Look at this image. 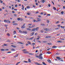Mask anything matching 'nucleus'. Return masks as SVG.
<instances>
[{"mask_svg": "<svg viewBox=\"0 0 65 65\" xmlns=\"http://www.w3.org/2000/svg\"><path fill=\"white\" fill-rule=\"evenodd\" d=\"M18 25V24L16 23H14L13 24V25Z\"/></svg>", "mask_w": 65, "mask_h": 65, "instance_id": "nucleus-20", "label": "nucleus"}, {"mask_svg": "<svg viewBox=\"0 0 65 65\" xmlns=\"http://www.w3.org/2000/svg\"><path fill=\"white\" fill-rule=\"evenodd\" d=\"M17 2H18L19 3V2H20V0H17Z\"/></svg>", "mask_w": 65, "mask_h": 65, "instance_id": "nucleus-54", "label": "nucleus"}, {"mask_svg": "<svg viewBox=\"0 0 65 65\" xmlns=\"http://www.w3.org/2000/svg\"><path fill=\"white\" fill-rule=\"evenodd\" d=\"M17 20H18L20 21L21 20V19L20 18H18Z\"/></svg>", "mask_w": 65, "mask_h": 65, "instance_id": "nucleus-44", "label": "nucleus"}, {"mask_svg": "<svg viewBox=\"0 0 65 65\" xmlns=\"http://www.w3.org/2000/svg\"><path fill=\"white\" fill-rule=\"evenodd\" d=\"M36 28H34L32 29V31H34L35 30Z\"/></svg>", "mask_w": 65, "mask_h": 65, "instance_id": "nucleus-16", "label": "nucleus"}, {"mask_svg": "<svg viewBox=\"0 0 65 65\" xmlns=\"http://www.w3.org/2000/svg\"><path fill=\"white\" fill-rule=\"evenodd\" d=\"M41 33H43V30H41Z\"/></svg>", "mask_w": 65, "mask_h": 65, "instance_id": "nucleus-59", "label": "nucleus"}, {"mask_svg": "<svg viewBox=\"0 0 65 65\" xmlns=\"http://www.w3.org/2000/svg\"><path fill=\"white\" fill-rule=\"evenodd\" d=\"M11 46H12V47H14V48L16 47H17V46H15L14 45H11Z\"/></svg>", "mask_w": 65, "mask_h": 65, "instance_id": "nucleus-15", "label": "nucleus"}, {"mask_svg": "<svg viewBox=\"0 0 65 65\" xmlns=\"http://www.w3.org/2000/svg\"><path fill=\"white\" fill-rule=\"evenodd\" d=\"M56 58L57 59H58L59 61L61 59H62V58H60V57H56Z\"/></svg>", "mask_w": 65, "mask_h": 65, "instance_id": "nucleus-2", "label": "nucleus"}, {"mask_svg": "<svg viewBox=\"0 0 65 65\" xmlns=\"http://www.w3.org/2000/svg\"><path fill=\"white\" fill-rule=\"evenodd\" d=\"M35 45V43H33L32 44V45H33V46H34V45Z\"/></svg>", "mask_w": 65, "mask_h": 65, "instance_id": "nucleus-30", "label": "nucleus"}, {"mask_svg": "<svg viewBox=\"0 0 65 65\" xmlns=\"http://www.w3.org/2000/svg\"><path fill=\"white\" fill-rule=\"evenodd\" d=\"M47 42L46 41H43V43H46Z\"/></svg>", "mask_w": 65, "mask_h": 65, "instance_id": "nucleus-45", "label": "nucleus"}, {"mask_svg": "<svg viewBox=\"0 0 65 65\" xmlns=\"http://www.w3.org/2000/svg\"><path fill=\"white\" fill-rule=\"evenodd\" d=\"M0 2L1 3H3V2L2 1H1Z\"/></svg>", "mask_w": 65, "mask_h": 65, "instance_id": "nucleus-56", "label": "nucleus"}, {"mask_svg": "<svg viewBox=\"0 0 65 65\" xmlns=\"http://www.w3.org/2000/svg\"><path fill=\"white\" fill-rule=\"evenodd\" d=\"M23 32L25 34H27V32L26 31H23Z\"/></svg>", "mask_w": 65, "mask_h": 65, "instance_id": "nucleus-12", "label": "nucleus"}, {"mask_svg": "<svg viewBox=\"0 0 65 65\" xmlns=\"http://www.w3.org/2000/svg\"><path fill=\"white\" fill-rule=\"evenodd\" d=\"M51 37L50 36H46V37H45V38H51Z\"/></svg>", "mask_w": 65, "mask_h": 65, "instance_id": "nucleus-36", "label": "nucleus"}, {"mask_svg": "<svg viewBox=\"0 0 65 65\" xmlns=\"http://www.w3.org/2000/svg\"><path fill=\"white\" fill-rule=\"evenodd\" d=\"M47 61L50 63H51V60L50 59H48L47 60Z\"/></svg>", "mask_w": 65, "mask_h": 65, "instance_id": "nucleus-9", "label": "nucleus"}, {"mask_svg": "<svg viewBox=\"0 0 65 65\" xmlns=\"http://www.w3.org/2000/svg\"><path fill=\"white\" fill-rule=\"evenodd\" d=\"M61 14H63L64 13V12L63 11H62L61 12Z\"/></svg>", "mask_w": 65, "mask_h": 65, "instance_id": "nucleus-42", "label": "nucleus"}, {"mask_svg": "<svg viewBox=\"0 0 65 65\" xmlns=\"http://www.w3.org/2000/svg\"><path fill=\"white\" fill-rule=\"evenodd\" d=\"M29 55H33V54L32 53H29L28 54Z\"/></svg>", "mask_w": 65, "mask_h": 65, "instance_id": "nucleus-50", "label": "nucleus"}, {"mask_svg": "<svg viewBox=\"0 0 65 65\" xmlns=\"http://www.w3.org/2000/svg\"><path fill=\"white\" fill-rule=\"evenodd\" d=\"M44 30L46 31H47L48 30V29L47 28H45L43 29Z\"/></svg>", "mask_w": 65, "mask_h": 65, "instance_id": "nucleus-4", "label": "nucleus"}, {"mask_svg": "<svg viewBox=\"0 0 65 65\" xmlns=\"http://www.w3.org/2000/svg\"><path fill=\"white\" fill-rule=\"evenodd\" d=\"M7 35L8 36H10V35L9 33H7Z\"/></svg>", "mask_w": 65, "mask_h": 65, "instance_id": "nucleus-41", "label": "nucleus"}, {"mask_svg": "<svg viewBox=\"0 0 65 65\" xmlns=\"http://www.w3.org/2000/svg\"><path fill=\"white\" fill-rule=\"evenodd\" d=\"M27 43L28 44L31 45V43L29 41H28L27 42Z\"/></svg>", "mask_w": 65, "mask_h": 65, "instance_id": "nucleus-10", "label": "nucleus"}, {"mask_svg": "<svg viewBox=\"0 0 65 65\" xmlns=\"http://www.w3.org/2000/svg\"><path fill=\"white\" fill-rule=\"evenodd\" d=\"M32 7H34V8H35V7H36V6H35V5H33Z\"/></svg>", "mask_w": 65, "mask_h": 65, "instance_id": "nucleus-53", "label": "nucleus"}, {"mask_svg": "<svg viewBox=\"0 0 65 65\" xmlns=\"http://www.w3.org/2000/svg\"><path fill=\"white\" fill-rule=\"evenodd\" d=\"M41 2L43 3H44L46 1H45V0H41Z\"/></svg>", "mask_w": 65, "mask_h": 65, "instance_id": "nucleus-18", "label": "nucleus"}, {"mask_svg": "<svg viewBox=\"0 0 65 65\" xmlns=\"http://www.w3.org/2000/svg\"><path fill=\"white\" fill-rule=\"evenodd\" d=\"M23 53H24L26 54V53H29V52H27L26 51H23Z\"/></svg>", "mask_w": 65, "mask_h": 65, "instance_id": "nucleus-19", "label": "nucleus"}, {"mask_svg": "<svg viewBox=\"0 0 65 65\" xmlns=\"http://www.w3.org/2000/svg\"><path fill=\"white\" fill-rule=\"evenodd\" d=\"M4 22H6L7 23H8V22L6 20H4Z\"/></svg>", "mask_w": 65, "mask_h": 65, "instance_id": "nucleus-22", "label": "nucleus"}, {"mask_svg": "<svg viewBox=\"0 0 65 65\" xmlns=\"http://www.w3.org/2000/svg\"><path fill=\"white\" fill-rule=\"evenodd\" d=\"M20 62H17L15 65H18V64L20 63Z\"/></svg>", "mask_w": 65, "mask_h": 65, "instance_id": "nucleus-28", "label": "nucleus"}, {"mask_svg": "<svg viewBox=\"0 0 65 65\" xmlns=\"http://www.w3.org/2000/svg\"><path fill=\"white\" fill-rule=\"evenodd\" d=\"M36 5H38V3H36Z\"/></svg>", "mask_w": 65, "mask_h": 65, "instance_id": "nucleus-64", "label": "nucleus"}, {"mask_svg": "<svg viewBox=\"0 0 65 65\" xmlns=\"http://www.w3.org/2000/svg\"><path fill=\"white\" fill-rule=\"evenodd\" d=\"M19 31L21 33H22L23 32L22 31H21V30H19Z\"/></svg>", "mask_w": 65, "mask_h": 65, "instance_id": "nucleus-29", "label": "nucleus"}, {"mask_svg": "<svg viewBox=\"0 0 65 65\" xmlns=\"http://www.w3.org/2000/svg\"><path fill=\"white\" fill-rule=\"evenodd\" d=\"M39 30V27H36V30L37 31L38 30Z\"/></svg>", "mask_w": 65, "mask_h": 65, "instance_id": "nucleus-17", "label": "nucleus"}, {"mask_svg": "<svg viewBox=\"0 0 65 65\" xmlns=\"http://www.w3.org/2000/svg\"><path fill=\"white\" fill-rule=\"evenodd\" d=\"M11 50H12V51H15V50L14 49H13V48H12V49H11Z\"/></svg>", "mask_w": 65, "mask_h": 65, "instance_id": "nucleus-47", "label": "nucleus"}, {"mask_svg": "<svg viewBox=\"0 0 65 65\" xmlns=\"http://www.w3.org/2000/svg\"><path fill=\"white\" fill-rule=\"evenodd\" d=\"M19 55V54H17L16 55L14 56V58H16Z\"/></svg>", "mask_w": 65, "mask_h": 65, "instance_id": "nucleus-5", "label": "nucleus"}, {"mask_svg": "<svg viewBox=\"0 0 65 65\" xmlns=\"http://www.w3.org/2000/svg\"><path fill=\"white\" fill-rule=\"evenodd\" d=\"M35 26V25H33L32 27H31V28H32L34 27Z\"/></svg>", "mask_w": 65, "mask_h": 65, "instance_id": "nucleus-31", "label": "nucleus"}, {"mask_svg": "<svg viewBox=\"0 0 65 65\" xmlns=\"http://www.w3.org/2000/svg\"><path fill=\"white\" fill-rule=\"evenodd\" d=\"M14 15L15 17H16L17 16V14H14Z\"/></svg>", "mask_w": 65, "mask_h": 65, "instance_id": "nucleus-46", "label": "nucleus"}, {"mask_svg": "<svg viewBox=\"0 0 65 65\" xmlns=\"http://www.w3.org/2000/svg\"><path fill=\"white\" fill-rule=\"evenodd\" d=\"M43 12H42L40 13L41 14H43Z\"/></svg>", "mask_w": 65, "mask_h": 65, "instance_id": "nucleus-57", "label": "nucleus"}, {"mask_svg": "<svg viewBox=\"0 0 65 65\" xmlns=\"http://www.w3.org/2000/svg\"><path fill=\"white\" fill-rule=\"evenodd\" d=\"M25 25V24H24V25H23V26L21 27V28H25V26H24Z\"/></svg>", "mask_w": 65, "mask_h": 65, "instance_id": "nucleus-6", "label": "nucleus"}, {"mask_svg": "<svg viewBox=\"0 0 65 65\" xmlns=\"http://www.w3.org/2000/svg\"><path fill=\"white\" fill-rule=\"evenodd\" d=\"M47 16H51V14H47Z\"/></svg>", "mask_w": 65, "mask_h": 65, "instance_id": "nucleus-43", "label": "nucleus"}, {"mask_svg": "<svg viewBox=\"0 0 65 65\" xmlns=\"http://www.w3.org/2000/svg\"><path fill=\"white\" fill-rule=\"evenodd\" d=\"M53 9L54 10H56V8L55 7H53Z\"/></svg>", "mask_w": 65, "mask_h": 65, "instance_id": "nucleus-34", "label": "nucleus"}, {"mask_svg": "<svg viewBox=\"0 0 65 65\" xmlns=\"http://www.w3.org/2000/svg\"><path fill=\"white\" fill-rule=\"evenodd\" d=\"M5 50L6 51H8L9 50L8 49H6Z\"/></svg>", "mask_w": 65, "mask_h": 65, "instance_id": "nucleus-62", "label": "nucleus"}, {"mask_svg": "<svg viewBox=\"0 0 65 65\" xmlns=\"http://www.w3.org/2000/svg\"><path fill=\"white\" fill-rule=\"evenodd\" d=\"M32 25V24H28V26H31Z\"/></svg>", "mask_w": 65, "mask_h": 65, "instance_id": "nucleus-40", "label": "nucleus"}, {"mask_svg": "<svg viewBox=\"0 0 65 65\" xmlns=\"http://www.w3.org/2000/svg\"><path fill=\"white\" fill-rule=\"evenodd\" d=\"M57 42L59 43H61L62 42V41H57Z\"/></svg>", "mask_w": 65, "mask_h": 65, "instance_id": "nucleus-7", "label": "nucleus"}, {"mask_svg": "<svg viewBox=\"0 0 65 65\" xmlns=\"http://www.w3.org/2000/svg\"><path fill=\"white\" fill-rule=\"evenodd\" d=\"M41 25L44 26H45V25L43 24H41Z\"/></svg>", "mask_w": 65, "mask_h": 65, "instance_id": "nucleus-35", "label": "nucleus"}, {"mask_svg": "<svg viewBox=\"0 0 65 65\" xmlns=\"http://www.w3.org/2000/svg\"><path fill=\"white\" fill-rule=\"evenodd\" d=\"M22 8H21V9L22 10H24V7L23 5H22Z\"/></svg>", "mask_w": 65, "mask_h": 65, "instance_id": "nucleus-21", "label": "nucleus"}, {"mask_svg": "<svg viewBox=\"0 0 65 65\" xmlns=\"http://www.w3.org/2000/svg\"><path fill=\"white\" fill-rule=\"evenodd\" d=\"M35 64L38 65H40V64L38 62H35Z\"/></svg>", "mask_w": 65, "mask_h": 65, "instance_id": "nucleus-14", "label": "nucleus"}, {"mask_svg": "<svg viewBox=\"0 0 65 65\" xmlns=\"http://www.w3.org/2000/svg\"><path fill=\"white\" fill-rule=\"evenodd\" d=\"M64 50H58V51H64Z\"/></svg>", "mask_w": 65, "mask_h": 65, "instance_id": "nucleus-51", "label": "nucleus"}, {"mask_svg": "<svg viewBox=\"0 0 65 65\" xmlns=\"http://www.w3.org/2000/svg\"><path fill=\"white\" fill-rule=\"evenodd\" d=\"M0 50L1 51H5V50L4 49H0Z\"/></svg>", "mask_w": 65, "mask_h": 65, "instance_id": "nucleus-8", "label": "nucleus"}, {"mask_svg": "<svg viewBox=\"0 0 65 65\" xmlns=\"http://www.w3.org/2000/svg\"><path fill=\"white\" fill-rule=\"evenodd\" d=\"M57 46H53V47H52V48H56L57 47Z\"/></svg>", "mask_w": 65, "mask_h": 65, "instance_id": "nucleus-11", "label": "nucleus"}, {"mask_svg": "<svg viewBox=\"0 0 65 65\" xmlns=\"http://www.w3.org/2000/svg\"><path fill=\"white\" fill-rule=\"evenodd\" d=\"M4 46H7V44H4Z\"/></svg>", "mask_w": 65, "mask_h": 65, "instance_id": "nucleus-52", "label": "nucleus"}, {"mask_svg": "<svg viewBox=\"0 0 65 65\" xmlns=\"http://www.w3.org/2000/svg\"><path fill=\"white\" fill-rule=\"evenodd\" d=\"M16 33V31L15 30H14V32H13V34H15Z\"/></svg>", "mask_w": 65, "mask_h": 65, "instance_id": "nucleus-27", "label": "nucleus"}, {"mask_svg": "<svg viewBox=\"0 0 65 65\" xmlns=\"http://www.w3.org/2000/svg\"><path fill=\"white\" fill-rule=\"evenodd\" d=\"M11 53V52H8L7 53H7Z\"/></svg>", "mask_w": 65, "mask_h": 65, "instance_id": "nucleus-55", "label": "nucleus"}, {"mask_svg": "<svg viewBox=\"0 0 65 65\" xmlns=\"http://www.w3.org/2000/svg\"><path fill=\"white\" fill-rule=\"evenodd\" d=\"M60 27L62 28H63V29H64L65 28L64 26H61Z\"/></svg>", "mask_w": 65, "mask_h": 65, "instance_id": "nucleus-25", "label": "nucleus"}, {"mask_svg": "<svg viewBox=\"0 0 65 65\" xmlns=\"http://www.w3.org/2000/svg\"><path fill=\"white\" fill-rule=\"evenodd\" d=\"M42 63L44 65H46V64L45 62H42Z\"/></svg>", "mask_w": 65, "mask_h": 65, "instance_id": "nucleus-32", "label": "nucleus"}, {"mask_svg": "<svg viewBox=\"0 0 65 65\" xmlns=\"http://www.w3.org/2000/svg\"><path fill=\"white\" fill-rule=\"evenodd\" d=\"M46 53H48V54H51L52 53H51V52L50 53V52L48 51Z\"/></svg>", "mask_w": 65, "mask_h": 65, "instance_id": "nucleus-23", "label": "nucleus"}, {"mask_svg": "<svg viewBox=\"0 0 65 65\" xmlns=\"http://www.w3.org/2000/svg\"><path fill=\"white\" fill-rule=\"evenodd\" d=\"M34 37H32L31 38H30L29 39V40H32V39H33L34 38Z\"/></svg>", "mask_w": 65, "mask_h": 65, "instance_id": "nucleus-13", "label": "nucleus"}, {"mask_svg": "<svg viewBox=\"0 0 65 65\" xmlns=\"http://www.w3.org/2000/svg\"><path fill=\"white\" fill-rule=\"evenodd\" d=\"M42 55V54H41L39 55L38 58L42 60L43 59V57L42 56H41Z\"/></svg>", "mask_w": 65, "mask_h": 65, "instance_id": "nucleus-1", "label": "nucleus"}, {"mask_svg": "<svg viewBox=\"0 0 65 65\" xmlns=\"http://www.w3.org/2000/svg\"><path fill=\"white\" fill-rule=\"evenodd\" d=\"M27 30H29V31H30V30H31V29H30V28H27Z\"/></svg>", "mask_w": 65, "mask_h": 65, "instance_id": "nucleus-24", "label": "nucleus"}, {"mask_svg": "<svg viewBox=\"0 0 65 65\" xmlns=\"http://www.w3.org/2000/svg\"><path fill=\"white\" fill-rule=\"evenodd\" d=\"M28 62L30 63L31 62V60H30V59H28Z\"/></svg>", "mask_w": 65, "mask_h": 65, "instance_id": "nucleus-26", "label": "nucleus"}, {"mask_svg": "<svg viewBox=\"0 0 65 65\" xmlns=\"http://www.w3.org/2000/svg\"><path fill=\"white\" fill-rule=\"evenodd\" d=\"M46 22L47 23H49V20H47L46 21Z\"/></svg>", "mask_w": 65, "mask_h": 65, "instance_id": "nucleus-37", "label": "nucleus"}, {"mask_svg": "<svg viewBox=\"0 0 65 65\" xmlns=\"http://www.w3.org/2000/svg\"><path fill=\"white\" fill-rule=\"evenodd\" d=\"M38 21H37V22L38 21H41L40 19H38Z\"/></svg>", "mask_w": 65, "mask_h": 65, "instance_id": "nucleus-48", "label": "nucleus"}, {"mask_svg": "<svg viewBox=\"0 0 65 65\" xmlns=\"http://www.w3.org/2000/svg\"><path fill=\"white\" fill-rule=\"evenodd\" d=\"M38 17L41 18V16H40V15H38Z\"/></svg>", "mask_w": 65, "mask_h": 65, "instance_id": "nucleus-61", "label": "nucleus"}, {"mask_svg": "<svg viewBox=\"0 0 65 65\" xmlns=\"http://www.w3.org/2000/svg\"><path fill=\"white\" fill-rule=\"evenodd\" d=\"M20 20L21 21H22L23 20V19L22 18L20 19Z\"/></svg>", "mask_w": 65, "mask_h": 65, "instance_id": "nucleus-63", "label": "nucleus"}, {"mask_svg": "<svg viewBox=\"0 0 65 65\" xmlns=\"http://www.w3.org/2000/svg\"><path fill=\"white\" fill-rule=\"evenodd\" d=\"M47 45H52V43H47Z\"/></svg>", "mask_w": 65, "mask_h": 65, "instance_id": "nucleus-38", "label": "nucleus"}, {"mask_svg": "<svg viewBox=\"0 0 65 65\" xmlns=\"http://www.w3.org/2000/svg\"><path fill=\"white\" fill-rule=\"evenodd\" d=\"M34 34H35L34 32H32L30 34L31 36H33V35Z\"/></svg>", "mask_w": 65, "mask_h": 65, "instance_id": "nucleus-3", "label": "nucleus"}, {"mask_svg": "<svg viewBox=\"0 0 65 65\" xmlns=\"http://www.w3.org/2000/svg\"><path fill=\"white\" fill-rule=\"evenodd\" d=\"M35 56L36 57L39 58V56L37 55H35Z\"/></svg>", "mask_w": 65, "mask_h": 65, "instance_id": "nucleus-33", "label": "nucleus"}, {"mask_svg": "<svg viewBox=\"0 0 65 65\" xmlns=\"http://www.w3.org/2000/svg\"><path fill=\"white\" fill-rule=\"evenodd\" d=\"M24 62H25V63H28V62L27 61H23Z\"/></svg>", "mask_w": 65, "mask_h": 65, "instance_id": "nucleus-39", "label": "nucleus"}, {"mask_svg": "<svg viewBox=\"0 0 65 65\" xmlns=\"http://www.w3.org/2000/svg\"><path fill=\"white\" fill-rule=\"evenodd\" d=\"M59 22V21H58L56 23V24H58Z\"/></svg>", "mask_w": 65, "mask_h": 65, "instance_id": "nucleus-58", "label": "nucleus"}, {"mask_svg": "<svg viewBox=\"0 0 65 65\" xmlns=\"http://www.w3.org/2000/svg\"><path fill=\"white\" fill-rule=\"evenodd\" d=\"M27 9L30 8V7L29 6H28L27 7Z\"/></svg>", "mask_w": 65, "mask_h": 65, "instance_id": "nucleus-49", "label": "nucleus"}, {"mask_svg": "<svg viewBox=\"0 0 65 65\" xmlns=\"http://www.w3.org/2000/svg\"><path fill=\"white\" fill-rule=\"evenodd\" d=\"M48 6L49 7H50L51 6V5L50 4H49L48 5Z\"/></svg>", "mask_w": 65, "mask_h": 65, "instance_id": "nucleus-60", "label": "nucleus"}]
</instances>
